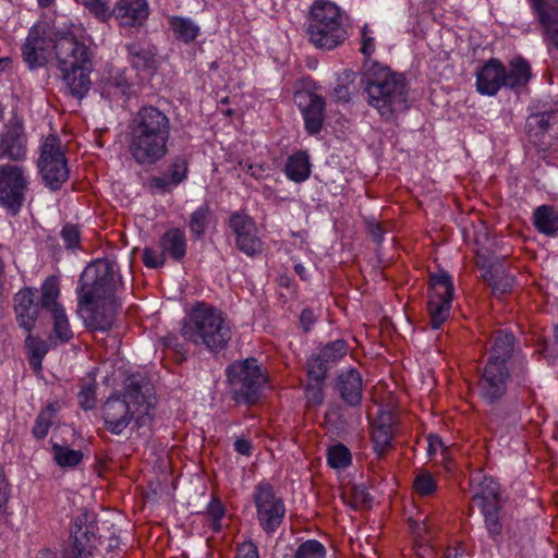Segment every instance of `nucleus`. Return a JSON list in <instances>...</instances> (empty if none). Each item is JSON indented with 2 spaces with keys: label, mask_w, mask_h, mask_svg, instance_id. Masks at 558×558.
Masks as SVG:
<instances>
[{
  "label": "nucleus",
  "mask_w": 558,
  "mask_h": 558,
  "mask_svg": "<svg viewBox=\"0 0 558 558\" xmlns=\"http://www.w3.org/2000/svg\"><path fill=\"white\" fill-rule=\"evenodd\" d=\"M294 102L300 108L305 130L310 135L318 134L325 119V100L314 93L300 90L294 94Z\"/></svg>",
  "instance_id": "nucleus-15"
},
{
  "label": "nucleus",
  "mask_w": 558,
  "mask_h": 558,
  "mask_svg": "<svg viewBox=\"0 0 558 558\" xmlns=\"http://www.w3.org/2000/svg\"><path fill=\"white\" fill-rule=\"evenodd\" d=\"M252 500L256 509V519L260 529L268 535L274 534L286 517V505L275 487L268 481L259 482L253 490Z\"/></svg>",
  "instance_id": "nucleus-10"
},
{
  "label": "nucleus",
  "mask_w": 558,
  "mask_h": 558,
  "mask_svg": "<svg viewBox=\"0 0 558 558\" xmlns=\"http://www.w3.org/2000/svg\"><path fill=\"white\" fill-rule=\"evenodd\" d=\"M526 125L530 132L536 130V134L553 131L556 125L558 128V111L532 114Z\"/></svg>",
  "instance_id": "nucleus-36"
},
{
  "label": "nucleus",
  "mask_w": 558,
  "mask_h": 558,
  "mask_svg": "<svg viewBox=\"0 0 558 558\" xmlns=\"http://www.w3.org/2000/svg\"><path fill=\"white\" fill-rule=\"evenodd\" d=\"M114 276V265L107 259L89 264L81 275L77 313L88 329L107 331L113 325Z\"/></svg>",
  "instance_id": "nucleus-3"
},
{
  "label": "nucleus",
  "mask_w": 558,
  "mask_h": 558,
  "mask_svg": "<svg viewBox=\"0 0 558 558\" xmlns=\"http://www.w3.org/2000/svg\"><path fill=\"white\" fill-rule=\"evenodd\" d=\"M231 398L236 403L255 404L266 383V376L255 359L233 362L227 368Z\"/></svg>",
  "instance_id": "nucleus-9"
},
{
  "label": "nucleus",
  "mask_w": 558,
  "mask_h": 558,
  "mask_svg": "<svg viewBox=\"0 0 558 558\" xmlns=\"http://www.w3.org/2000/svg\"><path fill=\"white\" fill-rule=\"evenodd\" d=\"M9 499V484L0 468V519L7 513V504Z\"/></svg>",
  "instance_id": "nucleus-57"
},
{
  "label": "nucleus",
  "mask_w": 558,
  "mask_h": 558,
  "mask_svg": "<svg viewBox=\"0 0 558 558\" xmlns=\"http://www.w3.org/2000/svg\"><path fill=\"white\" fill-rule=\"evenodd\" d=\"M310 41L319 49L331 50L347 38L342 14L338 5L329 0H315L307 19Z\"/></svg>",
  "instance_id": "nucleus-8"
},
{
  "label": "nucleus",
  "mask_w": 558,
  "mask_h": 558,
  "mask_svg": "<svg viewBox=\"0 0 558 558\" xmlns=\"http://www.w3.org/2000/svg\"><path fill=\"white\" fill-rule=\"evenodd\" d=\"M25 345L28 350V363L34 372L39 373L43 368L41 362L48 352V344L46 341L35 338L28 332Z\"/></svg>",
  "instance_id": "nucleus-34"
},
{
  "label": "nucleus",
  "mask_w": 558,
  "mask_h": 558,
  "mask_svg": "<svg viewBox=\"0 0 558 558\" xmlns=\"http://www.w3.org/2000/svg\"><path fill=\"white\" fill-rule=\"evenodd\" d=\"M482 277L492 287L495 294L504 295L509 293L515 282L513 275L507 274L502 268H489Z\"/></svg>",
  "instance_id": "nucleus-30"
},
{
  "label": "nucleus",
  "mask_w": 558,
  "mask_h": 558,
  "mask_svg": "<svg viewBox=\"0 0 558 558\" xmlns=\"http://www.w3.org/2000/svg\"><path fill=\"white\" fill-rule=\"evenodd\" d=\"M239 165L246 171V173H248L251 177L255 179H260L264 175L265 168L263 165H253L243 161H241Z\"/></svg>",
  "instance_id": "nucleus-60"
},
{
  "label": "nucleus",
  "mask_w": 558,
  "mask_h": 558,
  "mask_svg": "<svg viewBox=\"0 0 558 558\" xmlns=\"http://www.w3.org/2000/svg\"><path fill=\"white\" fill-rule=\"evenodd\" d=\"M56 51L58 69L69 93L82 99L90 89L93 51L89 45L74 36H64L56 43L48 34L47 25L36 23L22 46V57L29 69L41 68Z\"/></svg>",
  "instance_id": "nucleus-1"
},
{
  "label": "nucleus",
  "mask_w": 558,
  "mask_h": 558,
  "mask_svg": "<svg viewBox=\"0 0 558 558\" xmlns=\"http://www.w3.org/2000/svg\"><path fill=\"white\" fill-rule=\"evenodd\" d=\"M352 499L354 507H368L372 502V497L364 486H354L352 488Z\"/></svg>",
  "instance_id": "nucleus-56"
},
{
  "label": "nucleus",
  "mask_w": 558,
  "mask_h": 558,
  "mask_svg": "<svg viewBox=\"0 0 558 558\" xmlns=\"http://www.w3.org/2000/svg\"><path fill=\"white\" fill-rule=\"evenodd\" d=\"M132 92V84L129 82L124 70H117L110 74L104 85V94L110 99L128 100Z\"/></svg>",
  "instance_id": "nucleus-29"
},
{
  "label": "nucleus",
  "mask_w": 558,
  "mask_h": 558,
  "mask_svg": "<svg viewBox=\"0 0 558 558\" xmlns=\"http://www.w3.org/2000/svg\"><path fill=\"white\" fill-rule=\"evenodd\" d=\"M501 507H492L481 509L484 517L485 527L489 537L497 542L502 533V522L500 515Z\"/></svg>",
  "instance_id": "nucleus-38"
},
{
  "label": "nucleus",
  "mask_w": 558,
  "mask_h": 558,
  "mask_svg": "<svg viewBox=\"0 0 558 558\" xmlns=\"http://www.w3.org/2000/svg\"><path fill=\"white\" fill-rule=\"evenodd\" d=\"M453 291V282L448 272L440 270L430 276L427 313L433 329H438L448 319Z\"/></svg>",
  "instance_id": "nucleus-13"
},
{
  "label": "nucleus",
  "mask_w": 558,
  "mask_h": 558,
  "mask_svg": "<svg viewBox=\"0 0 558 558\" xmlns=\"http://www.w3.org/2000/svg\"><path fill=\"white\" fill-rule=\"evenodd\" d=\"M142 258H143L144 265L148 268L162 267L166 262V255L162 252V250L160 252H158L150 247L144 248Z\"/></svg>",
  "instance_id": "nucleus-51"
},
{
  "label": "nucleus",
  "mask_w": 558,
  "mask_h": 558,
  "mask_svg": "<svg viewBox=\"0 0 558 558\" xmlns=\"http://www.w3.org/2000/svg\"><path fill=\"white\" fill-rule=\"evenodd\" d=\"M473 500L480 509L500 506V489L492 477L475 474L471 477Z\"/></svg>",
  "instance_id": "nucleus-22"
},
{
  "label": "nucleus",
  "mask_w": 558,
  "mask_h": 558,
  "mask_svg": "<svg viewBox=\"0 0 558 558\" xmlns=\"http://www.w3.org/2000/svg\"><path fill=\"white\" fill-rule=\"evenodd\" d=\"M329 368L330 366L325 363L318 353L312 354L306 362L307 377L311 381H314L317 385H322L324 383Z\"/></svg>",
  "instance_id": "nucleus-42"
},
{
  "label": "nucleus",
  "mask_w": 558,
  "mask_h": 558,
  "mask_svg": "<svg viewBox=\"0 0 558 558\" xmlns=\"http://www.w3.org/2000/svg\"><path fill=\"white\" fill-rule=\"evenodd\" d=\"M213 219V213L207 204L199 206L195 209L189 220V228L196 239H201L206 233Z\"/></svg>",
  "instance_id": "nucleus-33"
},
{
  "label": "nucleus",
  "mask_w": 558,
  "mask_h": 558,
  "mask_svg": "<svg viewBox=\"0 0 558 558\" xmlns=\"http://www.w3.org/2000/svg\"><path fill=\"white\" fill-rule=\"evenodd\" d=\"M177 186L186 180L189 173V161L185 156L174 157L165 172Z\"/></svg>",
  "instance_id": "nucleus-45"
},
{
  "label": "nucleus",
  "mask_w": 558,
  "mask_h": 558,
  "mask_svg": "<svg viewBox=\"0 0 558 558\" xmlns=\"http://www.w3.org/2000/svg\"><path fill=\"white\" fill-rule=\"evenodd\" d=\"M349 347L348 343L342 340L338 339L335 341H330L327 344H325L319 350V355L322 359L327 363L330 367H332L335 364H337L342 357H344L348 353Z\"/></svg>",
  "instance_id": "nucleus-39"
},
{
  "label": "nucleus",
  "mask_w": 558,
  "mask_h": 558,
  "mask_svg": "<svg viewBox=\"0 0 558 558\" xmlns=\"http://www.w3.org/2000/svg\"><path fill=\"white\" fill-rule=\"evenodd\" d=\"M515 338L512 332L498 330L493 337V347L488 361L505 363L508 365L514 349Z\"/></svg>",
  "instance_id": "nucleus-28"
},
{
  "label": "nucleus",
  "mask_w": 558,
  "mask_h": 558,
  "mask_svg": "<svg viewBox=\"0 0 558 558\" xmlns=\"http://www.w3.org/2000/svg\"><path fill=\"white\" fill-rule=\"evenodd\" d=\"M229 228L235 235V239H240L244 234L251 231H256V223L248 215L244 213H233L229 217Z\"/></svg>",
  "instance_id": "nucleus-41"
},
{
  "label": "nucleus",
  "mask_w": 558,
  "mask_h": 558,
  "mask_svg": "<svg viewBox=\"0 0 558 558\" xmlns=\"http://www.w3.org/2000/svg\"><path fill=\"white\" fill-rule=\"evenodd\" d=\"M51 426L50 413L45 411L41 412L35 422L33 427V434L36 438L43 439L47 436L49 427Z\"/></svg>",
  "instance_id": "nucleus-53"
},
{
  "label": "nucleus",
  "mask_w": 558,
  "mask_h": 558,
  "mask_svg": "<svg viewBox=\"0 0 558 558\" xmlns=\"http://www.w3.org/2000/svg\"><path fill=\"white\" fill-rule=\"evenodd\" d=\"M226 509L222 502L217 499L213 498V500L207 506V514L209 518H211L213 522L210 524V527L215 532H219L221 529L220 521L225 517Z\"/></svg>",
  "instance_id": "nucleus-50"
},
{
  "label": "nucleus",
  "mask_w": 558,
  "mask_h": 558,
  "mask_svg": "<svg viewBox=\"0 0 558 558\" xmlns=\"http://www.w3.org/2000/svg\"><path fill=\"white\" fill-rule=\"evenodd\" d=\"M147 187L151 193L167 194L171 193L177 187V184L163 173L162 175L151 177L147 181Z\"/></svg>",
  "instance_id": "nucleus-48"
},
{
  "label": "nucleus",
  "mask_w": 558,
  "mask_h": 558,
  "mask_svg": "<svg viewBox=\"0 0 558 558\" xmlns=\"http://www.w3.org/2000/svg\"><path fill=\"white\" fill-rule=\"evenodd\" d=\"M27 151V140L20 124L5 125L0 133V159L21 161Z\"/></svg>",
  "instance_id": "nucleus-18"
},
{
  "label": "nucleus",
  "mask_w": 558,
  "mask_h": 558,
  "mask_svg": "<svg viewBox=\"0 0 558 558\" xmlns=\"http://www.w3.org/2000/svg\"><path fill=\"white\" fill-rule=\"evenodd\" d=\"M235 558H259L256 545L248 541L238 546Z\"/></svg>",
  "instance_id": "nucleus-58"
},
{
  "label": "nucleus",
  "mask_w": 558,
  "mask_h": 558,
  "mask_svg": "<svg viewBox=\"0 0 558 558\" xmlns=\"http://www.w3.org/2000/svg\"><path fill=\"white\" fill-rule=\"evenodd\" d=\"M371 235L377 242H381L384 238V230L379 225L372 226L369 228Z\"/></svg>",
  "instance_id": "nucleus-64"
},
{
  "label": "nucleus",
  "mask_w": 558,
  "mask_h": 558,
  "mask_svg": "<svg viewBox=\"0 0 558 558\" xmlns=\"http://www.w3.org/2000/svg\"><path fill=\"white\" fill-rule=\"evenodd\" d=\"M154 404L155 396L149 392L148 385H143L135 376L129 377L125 392L108 398L102 407L106 428L120 435L134 417L140 424H145L150 417Z\"/></svg>",
  "instance_id": "nucleus-6"
},
{
  "label": "nucleus",
  "mask_w": 558,
  "mask_h": 558,
  "mask_svg": "<svg viewBox=\"0 0 558 558\" xmlns=\"http://www.w3.org/2000/svg\"><path fill=\"white\" fill-rule=\"evenodd\" d=\"M61 236L68 248H75L80 244V230L75 225H65L62 228Z\"/></svg>",
  "instance_id": "nucleus-54"
},
{
  "label": "nucleus",
  "mask_w": 558,
  "mask_h": 558,
  "mask_svg": "<svg viewBox=\"0 0 558 558\" xmlns=\"http://www.w3.org/2000/svg\"><path fill=\"white\" fill-rule=\"evenodd\" d=\"M352 456L350 450L342 444L328 448L327 462L332 469H345L350 465Z\"/></svg>",
  "instance_id": "nucleus-43"
},
{
  "label": "nucleus",
  "mask_w": 558,
  "mask_h": 558,
  "mask_svg": "<svg viewBox=\"0 0 558 558\" xmlns=\"http://www.w3.org/2000/svg\"><path fill=\"white\" fill-rule=\"evenodd\" d=\"M234 449L238 453L250 457L252 454V442L246 438H238L234 441Z\"/></svg>",
  "instance_id": "nucleus-61"
},
{
  "label": "nucleus",
  "mask_w": 558,
  "mask_h": 558,
  "mask_svg": "<svg viewBox=\"0 0 558 558\" xmlns=\"http://www.w3.org/2000/svg\"><path fill=\"white\" fill-rule=\"evenodd\" d=\"M363 83L367 104L385 121H391L409 108V87L403 74L373 63L365 71Z\"/></svg>",
  "instance_id": "nucleus-5"
},
{
  "label": "nucleus",
  "mask_w": 558,
  "mask_h": 558,
  "mask_svg": "<svg viewBox=\"0 0 558 558\" xmlns=\"http://www.w3.org/2000/svg\"><path fill=\"white\" fill-rule=\"evenodd\" d=\"M168 22L175 38L184 43L195 40L199 34V27L189 17L170 16Z\"/></svg>",
  "instance_id": "nucleus-32"
},
{
  "label": "nucleus",
  "mask_w": 558,
  "mask_h": 558,
  "mask_svg": "<svg viewBox=\"0 0 558 558\" xmlns=\"http://www.w3.org/2000/svg\"><path fill=\"white\" fill-rule=\"evenodd\" d=\"M315 316L312 310L305 308L302 311L300 315V323L304 329V331H308L311 327L314 325Z\"/></svg>",
  "instance_id": "nucleus-62"
},
{
  "label": "nucleus",
  "mask_w": 558,
  "mask_h": 558,
  "mask_svg": "<svg viewBox=\"0 0 558 558\" xmlns=\"http://www.w3.org/2000/svg\"><path fill=\"white\" fill-rule=\"evenodd\" d=\"M362 45L360 51L367 58L375 52V38L372 36L369 26L365 24L361 29Z\"/></svg>",
  "instance_id": "nucleus-55"
},
{
  "label": "nucleus",
  "mask_w": 558,
  "mask_h": 558,
  "mask_svg": "<svg viewBox=\"0 0 558 558\" xmlns=\"http://www.w3.org/2000/svg\"><path fill=\"white\" fill-rule=\"evenodd\" d=\"M320 386L322 385H317L316 383L308 384L306 386L307 396L317 404H320L324 401V393Z\"/></svg>",
  "instance_id": "nucleus-59"
},
{
  "label": "nucleus",
  "mask_w": 558,
  "mask_h": 558,
  "mask_svg": "<svg viewBox=\"0 0 558 558\" xmlns=\"http://www.w3.org/2000/svg\"><path fill=\"white\" fill-rule=\"evenodd\" d=\"M97 530L95 522L85 512L75 517L71 537L72 543L64 549L62 558H90L97 548Z\"/></svg>",
  "instance_id": "nucleus-14"
},
{
  "label": "nucleus",
  "mask_w": 558,
  "mask_h": 558,
  "mask_svg": "<svg viewBox=\"0 0 558 558\" xmlns=\"http://www.w3.org/2000/svg\"><path fill=\"white\" fill-rule=\"evenodd\" d=\"M413 486L418 495L430 496L437 489V482L429 473L422 472L416 475Z\"/></svg>",
  "instance_id": "nucleus-47"
},
{
  "label": "nucleus",
  "mask_w": 558,
  "mask_h": 558,
  "mask_svg": "<svg viewBox=\"0 0 558 558\" xmlns=\"http://www.w3.org/2000/svg\"><path fill=\"white\" fill-rule=\"evenodd\" d=\"M85 5L101 22H108L113 17V9H110L108 0H89Z\"/></svg>",
  "instance_id": "nucleus-49"
},
{
  "label": "nucleus",
  "mask_w": 558,
  "mask_h": 558,
  "mask_svg": "<svg viewBox=\"0 0 558 558\" xmlns=\"http://www.w3.org/2000/svg\"><path fill=\"white\" fill-rule=\"evenodd\" d=\"M326 557V548L325 546L316 541L308 539L302 543L294 555V558H325Z\"/></svg>",
  "instance_id": "nucleus-46"
},
{
  "label": "nucleus",
  "mask_w": 558,
  "mask_h": 558,
  "mask_svg": "<svg viewBox=\"0 0 558 558\" xmlns=\"http://www.w3.org/2000/svg\"><path fill=\"white\" fill-rule=\"evenodd\" d=\"M504 87L509 89H519L525 87L532 78V69L530 63L522 57H517L509 61L508 68L505 65Z\"/></svg>",
  "instance_id": "nucleus-24"
},
{
  "label": "nucleus",
  "mask_w": 558,
  "mask_h": 558,
  "mask_svg": "<svg viewBox=\"0 0 558 558\" xmlns=\"http://www.w3.org/2000/svg\"><path fill=\"white\" fill-rule=\"evenodd\" d=\"M38 168L45 185L52 191L60 190L69 179L66 159L61 149V142L56 135L47 136L43 143Z\"/></svg>",
  "instance_id": "nucleus-12"
},
{
  "label": "nucleus",
  "mask_w": 558,
  "mask_h": 558,
  "mask_svg": "<svg viewBox=\"0 0 558 558\" xmlns=\"http://www.w3.org/2000/svg\"><path fill=\"white\" fill-rule=\"evenodd\" d=\"M78 402L84 410H92L96 405V390L94 385L87 384L78 392Z\"/></svg>",
  "instance_id": "nucleus-52"
},
{
  "label": "nucleus",
  "mask_w": 558,
  "mask_h": 558,
  "mask_svg": "<svg viewBox=\"0 0 558 558\" xmlns=\"http://www.w3.org/2000/svg\"><path fill=\"white\" fill-rule=\"evenodd\" d=\"M148 15L147 0H119L113 7V17L121 27H140Z\"/></svg>",
  "instance_id": "nucleus-19"
},
{
  "label": "nucleus",
  "mask_w": 558,
  "mask_h": 558,
  "mask_svg": "<svg viewBox=\"0 0 558 558\" xmlns=\"http://www.w3.org/2000/svg\"><path fill=\"white\" fill-rule=\"evenodd\" d=\"M336 388L341 400L349 407L356 408L361 404L363 384L357 369L351 367L341 372L337 377Z\"/></svg>",
  "instance_id": "nucleus-21"
},
{
  "label": "nucleus",
  "mask_w": 558,
  "mask_h": 558,
  "mask_svg": "<svg viewBox=\"0 0 558 558\" xmlns=\"http://www.w3.org/2000/svg\"><path fill=\"white\" fill-rule=\"evenodd\" d=\"M29 178L26 169L20 165H0V206L15 216L24 205Z\"/></svg>",
  "instance_id": "nucleus-11"
},
{
  "label": "nucleus",
  "mask_w": 558,
  "mask_h": 558,
  "mask_svg": "<svg viewBox=\"0 0 558 558\" xmlns=\"http://www.w3.org/2000/svg\"><path fill=\"white\" fill-rule=\"evenodd\" d=\"M159 244L166 257L175 262H181L186 254V236L184 231L179 228L167 230L160 238Z\"/></svg>",
  "instance_id": "nucleus-25"
},
{
  "label": "nucleus",
  "mask_w": 558,
  "mask_h": 558,
  "mask_svg": "<svg viewBox=\"0 0 558 558\" xmlns=\"http://www.w3.org/2000/svg\"><path fill=\"white\" fill-rule=\"evenodd\" d=\"M235 246L239 251L250 257L260 255L264 251V243L257 235V230L247 232L240 239H235Z\"/></svg>",
  "instance_id": "nucleus-40"
},
{
  "label": "nucleus",
  "mask_w": 558,
  "mask_h": 558,
  "mask_svg": "<svg viewBox=\"0 0 558 558\" xmlns=\"http://www.w3.org/2000/svg\"><path fill=\"white\" fill-rule=\"evenodd\" d=\"M393 427L391 415H380L372 426V442L374 451L383 459L392 448Z\"/></svg>",
  "instance_id": "nucleus-23"
},
{
  "label": "nucleus",
  "mask_w": 558,
  "mask_h": 558,
  "mask_svg": "<svg viewBox=\"0 0 558 558\" xmlns=\"http://www.w3.org/2000/svg\"><path fill=\"white\" fill-rule=\"evenodd\" d=\"M53 459L61 468H74L81 463L83 452L59 444L52 445Z\"/></svg>",
  "instance_id": "nucleus-37"
},
{
  "label": "nucleus",
  "mask_w": 558,
  "mask_h": 558,
  "mask_svg": "<svg viewBox=\"0 0 558 558\" xmlns=\"http://www.w3.org/2000/svg\"><path fill=\"white\" fill-rule=\"evenodd\" d=\"M534 226L544 234H554L558 231V210L547 205L537 207L534 211Z\"/></svg>",
  "instance_id": "nucleus-31"
},
{
  "label": "nucleus",
  "mask_w": 558,
  "mask_h": 558,
  "mask_svg": "<svg viewBox=\"0 0 558 558\" xmlns=\"http://www.w3.org/2000/svg\"><path fill=\"white\" fill-rule=\"evenodd\" d=\"M53 323V332L61 342H68L73 338V331L71 329L68 315L64 310H59L56 313L50 314Z\"/></svg>",
  "instance_id": "nucleus-44"
},
{
  "label": "nucleus",
  "mask_w": 558,
  "mask_h": 558,
  "mask_svg": "<svg viewBox=\"0 0 558 558\" xmlns=\"http://www.w3.org/2000/svg\"><path fill=\"white\" fill-rule=\"evenodd\" d=\"M170 118L153 105L142 106L128 125V153L140 167H151L169 153Z\"/></svg>",
  "instance_id": "nucleus-4"
},
{
  "label": "nucleus",
  "mask_w": 558,
  "mask_h": 558,
  "mask_svg": "<svg viewBox=\"0 0 558 558\" xmlns=\"http://www.w3.org/2000/svg\"><path fill=\"white\" fill-rule=\"evenodd\" d=\"M287 178L295 183L306 181L311 174V162L306 151L299 150L292 154L284 165Z\"/></svg>",
  "instance_id": "nucleus-27"
},
{
  "label": "nucleus",
  "mask_w": 558,
  "mask_h": 558,
  "mask_svg": "<svg viewBox=\"0 0 558 558\" xmlns=\"http://www.w3.org/2000/svg\"><path fill=\"white\" fill-rule=\"evenodd\" d=\"M36 289L26 288L15 295L14 311L20 327L27 332L34 328L39 314V304L35 302Z\"/></svg>",
  "instance_id": "nucleus-20"
},
{
  "label": "nucleus",
  "mask_w": 558,
  "mask_h": 558,
  "mask_svg": "<svg viewBox=\"0 0 558 558\" xmlns=\"http://www.w3.org/2000/svg\"><path fill=\"white\" fill-rule=\"evenodd\" d=\"M510 380L520 390H530L531 378L525 360H514L509 365L487 361L477 381L478 397L485 404L492 407V422L506 428L514 426L520 421L519 403L508 398Z\"/></svg>",
  "instance_id": "nucleus-2"
},
{
  "label": "nucleus",
  "mask_w": 558,
  "mask_h": 558,
  "mask_svg": "<svg viewBox=\"0 0 558 558\" xmlns=\"http://www.w3.org/2000/svg\"><path fill=\"white\" fill-rule=\"evenodd\" d=\"M543 27L544 40L558 49V0H527Z\"/></svg>",
  "instance_id": "nucleus-16"
},
{
  "label": "nucleus",
  "mask_w": 558,
  "mask_h": 558,
  "mask_svg": "<svg viewBox=\"0 0 558 558\" xmlns=\"http://www.w3.org/2000/svg\"><path fill=\"white\" fill-rule=\"evenodd\" d=\"M128 58L132 66L143 71L151 69L155 64V54L138 44H130L126 46Z\"/></svg>",
  "instance_id": "nucleus-35"
},
{
  "label": "nucleus",
  "mask_w": 558,
  "mask_h": 558,
  "mask_svg": "<svg viewBox=\"0 0 558 558\" xmlns=\"http://www.w3.org/2000/svg\"><path fill=\"white\" fill-rule=\"evenodd\" d=\"M441 448H442V441L438 436H433V435L428 436L427 451H428L429 456L436 454L437 450L441 449Z\"/></svg>",
  "instance_id": "nucleus-63"
},
{
  "label": "nucleus",
  "mask_w": 558,
  "mask_h": 558,
  "mask_svg": "<svg viewBox=\"0 0 558 558\" xmlns=\"http://www.w3.org/2000/svg\"><path fill=\"white\" fill-rule=\"evenodd\" d=\"M181 335L184 340L195 345H204L214 352L228 344L232 332L220 310L206 303H197L183 318Z\"/></svg>",
  "instance_id": "nucleus-7"
},
{
  "label": "nucleus",
  "mask_w": 558,
  "mask_h": 558,
  "mask_svg": "<svg viewBox=\"0 0 558 558\" xmlns=\"http://www.w3.org/2000/svg\"><path fill=\"white\" fill-rule=\"evenodd\" d=\"M505 64L490 58L476 72V90L482 95L495 96L504 87Z\"/></svg>",
  "instance_id": "nucleus-17"
},
{
  "label": "nucleus",
  "mask_w": 558,
  "mask_h": 558,
  "mask_svg": "<svg viewBox=\"0 0 558 558\" xmlns=\"http://www.w3.org/2000/svg\"><path fill=\"white\" fill-rule=\"evenodd\" d=\"M60 294V281L58 277L49 276L40 287L39 306L49 314L64 310V306L59 302Z\"/></svg>",
  "instance_id": "nucleus-26"
}]
</instances>
